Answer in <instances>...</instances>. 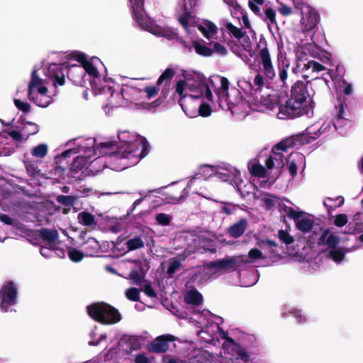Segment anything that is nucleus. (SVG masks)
I'll return each instance as SVG.
<instances>
[{"label":"nucleus","instance_id":"obj_1","mask_svg":"<svg viewBox=\"0 0 363 363\" xmlns=\"http://www.w3.org/2000/svg\"><path fill=\"white\" fill-rule=\"evenodd\" d=\"M88 315L95 321L103 325H113L121 320L118 309L105 302H96L86 307Z\"/></svg>","mask_w":363,"mask_h":363},{"label":"nucleus","instance_id":"obj_2","mask_svg":"<svg viewBox=\"0 0 363 363\" xmlns=\"http://www.w3.org/2000/svg\"><path fill=\"white\" fill-rule=\"evenodd\" d=\"M259 56L263 66V74L257 73L254 78L253 83L256 86V91H260L263 86L269 84L268 79L273 80L276 76L269 51L267 45L259 50Z\"/></svg>","mask_w":363,"mask_h":363},{"label":"nucleus","instance_id":"obj_3","mask_svg":"<svg viewBox=\"0 0 363 363\" xmlns=\"http://www.w3.org/2000/svg\"><path fill=\"white\" fill-rule=\"evenodd\" d=\"M148 143L143 138L127 143L126 147H118L116 152L120 158L141 160L148 154Z\"/></svg>","mask_w":363,"mask_h":363},{"label":"nucleus","instance_id":"obj_4","mask_svg":"<svg viewBox=\"0 0 363 363\" xmlns=\"http://www.w3.org/2000/svg\"><path fill=\"white\" fill-rule=\"evenodd\" d=\"M17 289L12 281H7L0 290V308L8 311V306L16 303Z\"/></svg>","mask_w":363,"mask_h":363},{"label":"nucleus","instance_id":"obj_5","mask_svg":"<svg viewBox=\"0 0 363 363\" xmlns=\"http://www.w3.org/2000/svg\"><path fill=\"white\" fill-rule=\"evenodd\" d=\"M302 104L296 103L292 99H288L284 104L279 107L278 117L280 119L295 118L304 113V108Z\"/></svg>","mask_w":363,"mask_h":363},{"label":"nucleus","instance_id":"obj_6","mask_svg":"<svg viewBox=\"0 0 363 363\" xmlns=\"http://www.w3.org/2000/svg\"><path fill=\"white\" fill-rule=\"evenodd\" d=\"M26 235L37 240L40 237L44 241L48 242L50 247H55V241L59 238L58 232L56 229H50L42 228L39 230H32L27 228Z\"/></svg>","mask_w":363,"mask_h":363},{"label":"nucleus","instance_id":"obj_7","mask_svg":"<svg viewBox=\"0 0 363 363\" xmlns=\"http://www.w3.org/2000/svg\"><path fill=\"white\" fill-rule=\"evenodd\" d=\"M176 340V337L170 335H162L157 337L153 341L148 343L147 349L153 353H164L169 348V342Z\"/></svg>","mask_w":363,"mask_h":363},{"label":"nucleus","instance_id":"obj_8","mask_svg":"<svg viewBox=\"0 0 363 363\" xmlns=\"http://www.w3.org/2000/svg\"><path fill=\"white\" fill-rule=\"evenodd\" d=\"M76 153L74 149H70L64 151L60 155L55 157V167H54V174L58 178L65 179V176L67 171L68 166L69 165L67 158L72 154Z\"/></svg>","mask_w":363,"mask_h":363},{"label":"nucleus","instance_id":"obj_9","mask_svg":"<svg viewBox=\"0 0 363 363\" xmlns=\"http://www.w3.org/2000/svg\"><path fill=\"white\" fill-rule=\"evenodd\" d=\"M309 81L305 82L301 80L296 81L291 86V96L296 103L303 104L309 96L307 85Z\"/></svg>","mask_w":363,"mask_h":363},{"label":"nucleus","instance_id":"obj_10","mask_svg":"<svg viewBox=\"0 0 363 363\" xmlns=\"http://www.w3.org/2000/svg\"><path fill=\"white\" fill-rule=\"evenodd\" d=\"M240 257H230L216 261L210 262L207 267L208 269H215L216 270H236L239 267L238 264Z\"/></svg>","mask_w":363,"mask_h":363},{"label":"nucleus","instance_id":"obj_11","mask_svg":"<svg viewBox=\"0 0 363 363\" xmlns=\"http://www.w3.org/2000/svg\"><path fill=\"white\" fill-rule=\"evenodd\" d=\"M119 345L126 354H130L133 351L138 350L141 346L138 337L135 335H124L121 339Z\"/></svg>","mask_w":363,"mask_h":363},{"label":"nucleus","instance_id":"obj_12","mask_svg":"<svg viewBox=\"0 0 363 363\" xmlns=\"http://www.w3.org/2000/svg\"><path fill=\"white\" fill-rule=\"evenodd\" d=\"M321 135V128L317 130H312V127L306 129L305 133L297 135L294 140L298 145L310 144L315 141Z\"/></svg>","mask_w":363,"mask_h":363},{"label":"nucleus","instance_id":"obj_13","mask_svg":"<svg viewBox=\"0 0 363 363\" xmlns=\"http://www.w3.org/2000/svg\"><path fill=\"white\" fill-rule=\"evenodd\" d=\"M186 88V82L184 80H179L176 84V92L179 95V104L181 106L182 110L186 115L191 113V110L189 107V103L192 100L189 99V96L184 94V89Z\"/></svg>","mask_w":363,"mask_h":363},{"label":"nucleus","instance_id":"obj_14","mask_svg":"<svg viewBox=\"0 0 363 363\" xmlns=\"http://www.w3.org/2000/svg\"><path fill=\"white\" fill-rule=\"evenodd\" d=\"M48 72L50 77L53 79L55 86H62L65 82V67L60 65L53 64L49 67Z\"/></svg>","mask_w":363,"mask_h":363},{"label":"nucleus","instance_id":"obj_15","mask_svg":"<svg viewBox=\"0 0 363 363\" xmlns=\"http://www.w3.org/2000/svg\"><path fill=\"white\" fill-rule=\"evenodd\" d=\"M330 230L326 228L323 230L321 235L318 240V245H327L329 248H335L340 243V238L335 234H330Z\"/></svg>","mask_w":363,"mask_h":363},{"label":"nucleus","instance_id":"obj_16","mask_svg":"<svg viewBox=\"0 0 363 363\" xmlns=\"http://www.w3.org/2000/svg\"><path fill=\"white\" fill-rule=\"evenodd\" d=\"M65 72L68 79L76 84H80L82 79L85 76V73L82 67L77 65H69L65 66Z\"/></svg>","mask_w":363,"mask_h":363},{"label":"nucleus","instance_id":"obj_17","mask_svg":"<svg viewBox=\"0 0 363 363\" xmlns=\"http://www.w3.org/2000/svg\"><path fill=\"white\" fill-rule=\"evenodd\" d=\"M247 227V220L245 218H241L228 228V234L233 238H238L243 235Z\"/></svg>","mask_w":363,"mask_h":363},{"label":"nucleus","instance_id":"obj_18","mask_svg":"<svg viewBox=\"0 0 363 363\" xmlns=\"http://www.w3.org/2000/svg\"><path fill=\"white\" fill-rule=\"evenodd\" d=\"M130 2L132 5L133 18L140 26H143L145 21L143 14L144 0H133Z\"/></svg>","mask_w":363,"mask_h":363},{"label":"nucleus","instance_id":"obj_19","mask_svg":"<svg viewBox=\"0 0 363 363\" xmlns=\"http://www.w3.org/2000/svg\"><path fill=\"white\" fill-rule=\"evenodd\" d=\"M184 301L186 303L199 306L203 301V296L196 289H191L185 295Z\"/></svg>","mask_w":363,"mask_h":363},{"label":"nucleus","instance_id":"obj_20","mask_svg":"<svg viewBox=\"0 0 363 363\" xmlns=\"http://www.w3.org/2000/svg\"><path fill=\"white\" fill-rule=\"evenodd\" d=\"M337 110L336 120H349L350 117V113L349 111L347 104L345 100H342L338 98V104L335 106Z\"/></svg>","mask_w":363,"mask_h":363},{"label":"nucleus","instance_id":"obj_21","mask_svg":"<svg viewBox=\"0 0 363 363\" xmlns=\"http://www.w3.org/2000/svg\"><path fill=\"white\" fill-rule=\"evenodd\" d=\"M314 225V220L308 217L301 218L296 223V228L303 234L309 233L312 230Z\"/></svg>","mask_w":363,"mask_h":363},{"label":"nucleus","instance_id":"obj_22","mask_svg":"<svg viewBox=\"0 0 363 363\" xmlns=\"http://www.w3.org/2000/svg\"><path fill=\"white\" fill-rule=\"evenodd\" d=\"M0 221L6 225H12L16 229L21 230L22 233L26 234L27 226L19 221L13 220L9 215L0 214Z\"/></svg>","mask_w":363,"mask_h":363},{"label":"nucleus","instance_id":"obj_23","mask_svg":"<svg viewBox=\"0 0 363 363\" xmlns=\"http://www.w3.org/2000/svg\"><path fill=\"white\" fill-rule=\"evenodd\" d=\"M78 222L84 226L96 225L95 216L88 211L80 212L77 216Z\"/></svg>","mask_w":363,"mask_h":363},{"label":"nucleus","instance_id":"obj_24","mask_svg":"<svg viewBox=\"0 0 363 363\" xmlns=\"http://www.w3.org/2000/svg\"><path fill=\"white\" fill-rule=\"evenodd\" d=\"M274 157H269L265 161V165L267 169H272L275 164L274 160H276L277 165L280 166L281 168L284 167V164L283 162V155L281 153L276 152L273 151Z\"/></svg>","mask_w":363,"mask_h":363},{"label":"nucleus","instance_id":"obj_25","mask_svg":"<svg viewBox=\"0 0 363 363\" xmlns=\"http://www.w3.org/2000/svg\"><path fill=\"white\" fill-rule=\"evenodd\" d=\"M216 94L218 98V104L223 110L232 108L233 103L230 102L228 91H217Z\"/></svg>","mask_w":363,"mask_h":363},{"label":"nucleus","instance_id":"obj_26","mask_svg":"<svg viewBox=\"0 0 363 363\" xmlns=\"http://www.w3.org/2000/svg\"><path fill=\"white\" fill-rule=\"evenodd\" d=\"M319 21V16L314 10H310L306 14V27L309 29H313L316 27Z\"/></svg>","mask_w":363,"mask_h":363},{"label":"nucleus","instance_id":"obj_27","mask_svg":"<svg viewBox=\"0 0 363 363\" xmlns=\"http://www.w3.org/2000/svg\"><path fill=\"white\" fill-rule=\"evenodd\" d=\"M199 30L206 38L210 39V38L217 33L218 28L213 23L208 21L205 23V26H201L199 27Z\"/></svg>","mask_w":363,"mask_h":363},{"label":"nucleus","instance_id":"obj_28","mask_svg":"<svg viewBox=\"0 0 363 363\" xmlns=\"http://www.w3.org/2000/svg\"><path fill=\"white\" fill-rule=\"evenodd\" d=\"M144 242L139 236H135L126 241L128 251H133L144 247Z\"/></svg>","mask_w":363,"mask_h":363},{"label":"nucleus","instance_id":"obj_29","mask_svg":"<svg viewBox=\"0 0 363 363\" xmlns=\"http://www.w3.org/2000/svg\"><path fill=\"white\" fill-rule=\"evenodd\" d=\"M200 84L201 85H199V87L201 89V91H200L199 94L189 95V99H199L200 97H201L203 96V91H205L206 98L208 101H212L213 94H212L208 85L207 84L206 82H201Z\"/></svg>","mask_w":363,"mask_h":363},{"label":"nucleus","instance_id":"obj_30","mask_svg":"<svg viewBox=\"0 0 363 363\" xmlns=\"http://www.w3.org/2000/svg\"><path fill=\"white\" fill-rule=\"evenodd\" d=\"M211 172L212 169L210 168V166L208 165L201 167L199 169V172L196 173L194 177H193L190 179L189 183H192L193 181L196 179L203 178V179L206 180L208 177L212 175Z\"/></svg>","mask_w":363,"mask_h":363},{"label":"nucleus","instance_id":"obj_31","mask_svg":"<svg viewBox=\"0 0 363 363\" xmlns=\"http://www.w3.org/2000/svg\"><path fill=\"white\" fill-rule=\"evenodd\" d=\"M346 252L343 248L335 247L330 250L329 257L336 262H340L344 259Z\"/></svg>","mask_w":363,"mask_h":363},{"label":"nucleus","instance_id":"obj_32","mask_svg":"<svg viewBox=\"0 0 363 363\" xmlns=\"http://www.w3.org/2000/svg\"><path fill=\"white\" fill-rule=\"evenodd\" d=\"M86 159L82 156L76 157L74 160L70 164L69 170L72 172H77L79 170H82L86 164Z\"/></svg>","mask_w":363,"mask_h":363},{"label":"nucleus","instance_id":"obj_33","mask_svg":"<svg viewBox=\"0 0 363 363\" xmlns=\"http://www.w3.org/2000/svg\"><path fill=\"white\" fill-rule=\"evenodd\" d=\"M194 47L196 52L201 56L210 57L213 54V50L205 45H202L197 41H194Z\"/></svg>","mask_w":363,"mask_h":363},{"label":"nucleus","instance_id":"obj_34","mask_svg":"<svg viewBox=\"0 0 363 363\" xmlns=\"http://www.w3.org/2000/svg\"><path fill=\"white\" fill-rule=\"evenodd\" d=\"M174 75V69L171 68L166 69L158 78L157 81V85L160 86L163 83V82H165L167 84H170V82L173 78Z\"/></svg>","mask_w":363,"mask_h":363},{"label":"nucleus","instance_id":"obj_35","mask_svg":"<svg viewBox=\"0 0 363 363\" xmlns=\"http://www.w3.org/2000/svg\"><path fill=\"white\" fill-rule=\"evenodd\" d=\"M289 62L288 60L282 62V67L279 68V78L282 83V87H287L286 81L288 77V69L289 67Z\"/></svg>","mask_w":363,"mask_h":363},{"label":"nucleus","instance_id":"obj_36","mask_svg":"<svg viewBox=\"0 0 363 363\" xmlns=\"http://www.w3.org/2000/svg\"><path fill=\"white\" fill-rule=\"evenodd\" d=\"M77 200L76 196L59 195L56 197L57 202L65 206H73Z\"/></svg>","mask_w":363,"mask_h":363},{"label":"nucleus","instance_id":"obj_37","mask_svg":"<svg viewBox=\"0 0 363 363\" xmlns=\"http://www.w3.org/2000/svg\"><path fill=\"white\" fill-rule=\"evenodd\" d=\"M225 28L230 34L238 40L242 38L246 33L245 31H242L241 28L236 27L231 23H228Z\"/></svg>","mask_w":363,"mask_h":363},{"label":"nucleus","instance_id":"obj_38","mask_svg":"<svg viewBox=\"0 0 363 363\" xmlns=\"http://www.w3.org/2000/svg\"><path fill=\"white\" fill-rule=\"evenodd\" d=\"M67 255L70 260L74 262H79L82 261L84 257V253L74 247H69Z\"/></svg>","mask_w":363,"mask_h":363},{"label":"nucleus","instance_id":"obj_39","mask_svg":"<svg viewBox=\"0 0 363 363\" xmlns=\"http://www.w3.org/2000/svg\"><path fill=\"white\" fill-rule=\"evenodd\" d=\"M201 82H206V79L202 77H197V79L192 83L189 81L186 82V89L196 94H199L200 91H201V89L199 87V85H201Z\"/></svg>","mask_w":363,"mask_h":363},{"label":"nucleus","instance_id":"obj_40","mask_svg":"<svg viewBox=\"0 0 363 363\" xmlns=\"http://www.w3.org/2000/svg\"><path fill=\"white\" fill-rule=\"evenodd\" d=\"M42 79L38 76L37 71L33 70L31 74V79L28 85V95H32L33 90L38 86L40 85Z\"/></svg>","mask_w":363,"mask_h":363},{"label":"nucleus","instance_id":"obj_41","mask_svg":"<svg viewBox=\"0 0 363 363\" xmlns=\"http://www.w3.org/2000/svg\"><path fill=\"white\" fill-rule=\"evenodd\" d=\"M250 174L257 177H264L267 173L265 167L259 164H254L250 169Z\"/></svg>","mask_w":363,"mask_h":363},{"label":"nucleus","instance_id":"obj_42","mask_svg":"<svg viewBox=\"0 0 363 363\" xmlns=\"http://www.w3.org/2000/svg\"><path fill=\"white\" fill-rule=\"evenodd\" d=\"M81 67L85 74L87 73L89 76L94 78H97L99 77L98 70L94 66L93 63L89 60Z\"/></svg>","mask_w":363,"mask_h":363},{"label":"nucleus","instance_id":"obj_43","mask_svg":"<svg viewBox=\"0 0 363 363\" xmlns=\"http://www.w3.org/2000/svg\"><path fill=\"white\" fill-rule=\"evenodd\" d=\"M48 153V146L45 144H40L32 150V155L35 157L43 158Z\"/></svg>","mask_w":363,"mask_h":363},{"label":"nucleus","instance_id":"obj_44","mask_svg":"<svg viewBox=\"0 0 363 363\" xmlns=\"http://www.w3.org/2000/svg\"><path fill=\"white\" fill-rule=\"evenodd\" d=\"M278 237L286 245H291L294 242V238L287 231L282 229L278 231Z\"/></svg>","mask_w":363,"mask_h":363},{"label":"nucleus","instance_id":"obj_45","mask_svg":"<svg viewBox=\"0 0 363 363\" xmlns=\"http://www.w3.org/2000/svg\"><path fill=\"white\" fill-rule=\"evenodd\" d=\"M160 37H163L169 40H176L177 39L178 34L174 29L168 27H164L163 31L160 33Z\"/></svg>","mask_w":363,"mask_h":363},{"label":"nucleus","instance_id":"obj_46","mask_svg":"<svg viewBox=\"0 0 363 363\" xmlns=\"http://www.w3.org/2000/svg\"><path fill=\"white\" fill-rule=\"evenodd\" d=\"M126 298L131 301H140V292L137 288L131 287L128 288L125 291Z\"/></svg>","mask_w":363,"mask_h":363},{"label":"nucleus","instance_id":"obj_47","mask_svg":"<svg viewBox=\"0 0 363 363\" xmlns=\"http://www.w3.org/2000/svg\"><path fill=\"white\" fill-rule=\"evenodd\" d=\"M257 245L262 249L265 248H277L279 245L274 240L269 239H259L257 240Z\"/></svg>","mask_w":363,"mask_h":363},{"label":"nucleus","instance_id":"obj_48","mask_svg":"<svg viewBox=\"0 0 363 363\" xmlns=\"http://www.w3.org/2000/svg\"><path fill=\"white\" fill-rule=\"evenodd\" d=\"M306 69H311L313 72H320L325 69V66L315 60H310L304 65Z\"/></svg>","mask_w":363,"mask_h":363},{"label":"nucleus","instance_id":"obj_49","mask_svg":"<svg viewBox=\"0 0 363 363\" xmlns=\"http://www.w3.org/2000/svg\"><path fill=\"white\" fill-rule=\"evenodd\" d=\"M155 220L158 224L167 226L169 225L172 216L164 213H160L156 216Z\"/></svg>","mask_w":363,"mask_h":363},{"label":"nucleus","instance_id":"obj_50","mask_svg":"<svg viewBox=\"0 0 363 363\" xmlns=\"http://www.w3.org/2000/svg\"><path fill=\"white\" fill-rule=\"evenodd\" d=\"M362 213L358 212L354 215L352 222L354 226V231L359 233L363 230V222L361 219Z\"/></svg>","mask_w":363,"mask_h":363},{"label":"nucleus","instance_id":"obj_51","mask_svg":"<svg viewBox=\"0 0 363 363\" xmlns=\"http://www.w3.org/2000/svg\"><path fill=\"white\" fill-rule=\"evenodd\" d=\"M262 18L264 20L269 21L272 24H275L277 23L276 12L272 7H269L265 10L264 15H263Z\"/></svg>","mask_w":363,"mask_h":363},{"label":"nucleus","instance_id":"obj_52","mask_svg":"<svg viewBox=\"0 0 363 363\" xmlns=\"http://www.w3.org/2000/svg\"><path fill=\"white\" fill-rule=\"evenodd\" d=\"M199 113L202 117H208L211 116L212 109L211 106L207 103H202L199 107Z\"/></svg>","mask_w":363,"mask_h":363},{"label":"nucleus","instance_id":"obj_53","mask_svg":"<svg viewBox=\"0 0 363 363\" xmlns=\"http://www.w3.org/2000/svg\"><path fill=\"white\" fill-rule=\"evenodd\" d=\"M181 265V262L177 259H174L171 262L167 270L169 277H172L173 274L180 268Z\"/></svg>","mask_w":363,"mask_h":363},{"label":"nucleus","instance_id":"obj_54","mask_svg":"<svg viewBox=\"0 0 363 363\" xmlns=\"http://www.w3.org/2000/svg\"><path fill=\"white\" fill-rule=\"evenodd\" d=\"M13 102L15 106L23 113H27L30 111V105L28 102L22 101L18 99H15Z\"/></svg>","mask_w":363,"mask_h":363},{"label":"nucleus","instance_id":"obj_55","mask_svg":"<svg viewBox=\"0 0 363 363\" xmlns=\"http://www.w3.org/2000/svg\"><path fill=\"white\" fill-rule=\"evenodd\" d=\"M348 221L347 216L344 213L335 216L334 224L337 227H342L347 224Z\"/></svg>","mask_w":363,"mask_h":363},{"label":"nucleus","instance_id":"obj_56","mask_svg":"<svg viewBox=\"0 0 363 363\" xmlns=\"http://www.w3.org/2000/svg\"><path fill=\"white\" fill-rule=\"evenodd\" d=\"M24 164L28 174L30 176L35 177L36 175V164L34 162L30 161H24Z\"/></svg>","mask_w":363,"mask_h":363},{"label":"nucleus","instance_id":"obj_57","mask_svg":"<svg viewBox=\"0 0 363 363\" xmlns=\"http://www.w3.org/2000/svg\"><path fill=\"white\" fill-rule=\"evenodd\" d=\"M8 135H9L13 140L17 142H21L22 140H25V138L23 136V134L18 130H10V131H4Z\"/></svg>","mask_w":363,"mask_h":363},{"label":"nucleus","instance_id":"obj_58","mask_svg":"<svg viewBox=\"0 0 363 363\" xmlns=\"http://www.w3.org/2000/svg\"><path fill=\"white\" fill-rule=\"evenodd\" d=\"M248 257L253 260L262 259L265 258V257L262 255V252L257 248L251 249L248 252Z\"/></svg>","mask_w":363,"mask_h":363},{"label":"nucleus","instance_id":"obj_59","mask_svg":"<svg viewBox=\"0 0 363 363\" xmlns=\"http://www.w3.org/2000/svg\"><path fill=\"white\" fill-rule=\"evenodd\" d=\"M291 140H282L281 142H279V143H277L274 149H275L276 150H279V151H287V150L291 147Z\"/></svg>","mask_w":363,"mask_h":363},{"label":"nucleus","instance_id":"obj_60","mask_svg":"<svg viewBox=\"0 0 363 363\" xmlns=\"http://www.w3.org/2000/svg\"><path fill=\"white\" fill-rule=\"evenodd\" d=\"M143 91L147 94L148 99H152L157 95L159 89L157 86H145Z\"/></svg>","mask_w":363,"mask_h":363},{"label":"nucleus","instance_id":"obj_61","mask_svg":"<svg viewBox=\"0 0 363 363\" xmlns=\"http://www.w3.org/2000/svg\"><path fill=\"white\" fill-rule=\"evenodd\" d=\"M143 291L148 297L157 298V294L150 282L145 284Z\"/></svg>","mask_w":363,"mask_h":363},{"label":"nucleus","instance_id":"obj_62","mask_svg":"<svg viewBox=\"0 0 363 363\" xmlns=\"http://www.w3.org/2000/svg\"><path fill=\"white\" fill-rule=\"evenodd\" d=\"M303 214V212L296 211L293 208H289V211H288L289 217H290L291 218H293L295 223H296L297 220H299L301 218Z\"/></svg>","mask_w":363,"mask_h":363},{"label":"nucleus","instance_id":"obj_63","mask_svg":"<svg viewBox=\"0 0 363 363\" xmlns=\"http://www.w3.org/2000/svg\"><path fill=\"white\" fill-rule=\"evenodd\" d=\"M190 13L186 11L182 16H179V21L184 28H188L189 19L190 18Z\"/></svg>","mask_w":363,"mask_h":363},{"label":"nucleus","instance_id":"obj_64","mask_svg":"<svg viewBox=\"0 0 363 363\" xmlns=\"http://www.w3.org/2000/svg\"><path fill=\"white\" fill-rule=\"evenodd\" d=\"M130 277L137 285H140L143 279V276L136 270L132 271Z\"/></svg>","mask_w":363,"mask_h":363}]
</instances>
